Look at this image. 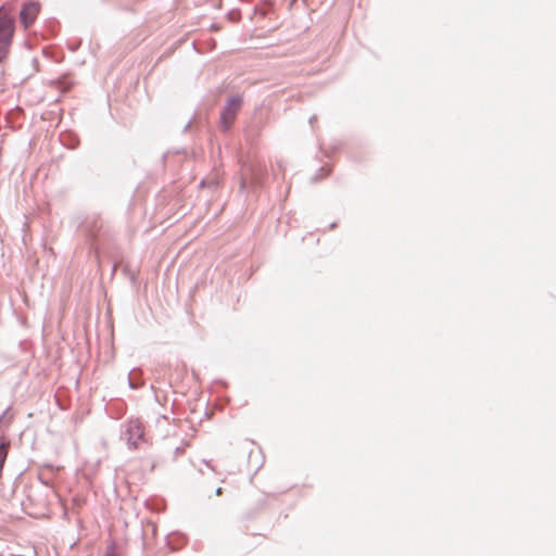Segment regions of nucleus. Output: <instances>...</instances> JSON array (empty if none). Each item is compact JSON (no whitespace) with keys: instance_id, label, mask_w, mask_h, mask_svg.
Returning <instances> with one entry per match:
<instances>
[{"instance_id":"nucleus-1","label":"nucleus","mask_w":556,"mask_h":556,"mask_svg":"<svg viewBox=\"0 0 556 556\" xmlns=\"http://www.w3.org/2000/svg\"><path fill=\"white\" fill-rule=\"evenodd\" d=\"M15 31L14 18L0 8V64L8 60Z\"/></svg>"},{"instance_id":"nucleus-6","label":"nucleus","mask_w":556,"mask_h":556,"mask_svg":"<svg viewBox=\"0 0 556 556\" xmlns=\"http://www.w3.org/2000/svg\"><path fill=\"white\" fill-rule=\"evenodd\" d=\"M104 556H119L115 549V545L111 544L108 546L105 555Z\"/></svg>"},{"instance_id":"nucleus-4","label":"nucleus","mask_w":556,"mask_h":556,"mask_svg":"<svg viewBox=\"0 0 556 556\" xmlns=\"http://www.w3.org/2000/svg\"><path fill=\"white\" fill-rule=\"evenodd\" d=\"M242 99L239 96L231 97L220 112V128L228 131L232 126L241 106Z\"/></svg>"},{"instance_id":"nucleus-11","label":"nucleus","mask_w":556,"mask_h":556,"mask_svg":"<svg viewBox=\"0 0 556 556\" xmlns=\"http://www.w3.org/2000/svg\"><path fill=\"white\" fill-rule=\"evenodd\" d=\"M89 232L91 236H96V233L93 232V229H89Z\"/></svg>"},{"instance_id":"nucleus-10","label":"nucleus","mask_w":556,"mask_h":556,"mask_svg":"<svg viewBox=\"0 0 556 556\" xmlns=\"http://www.w3.org/2000/svg\"><path fill=\"white\" fill-rule=\"evenodd\" d=\"M315 119H316V116H312L309 119V123L313 124V122H315Z\"/></svg>"},{"instance_id":"nucleus-8","label":"nucleus","mask_w":556,"mask_h":556,"mask_svg":"<svg viewBox=\"0 0 556 556\" xmlns=\"http://www.w3.org/2000/svg\"><path fill=\"white\" fill-rule=\"evenodd\" d=\"M223 493V489L222 488H217L216 491H215V494L216 495H222Z\"/></svg>"},{"instance_id":"nucleus-5","label":"nucleus","mask_w":556,"mask_h":556,"mask_svg":"<svg viewBox=\"0 0 556 556\" xmlns=\"http://www.w3.org/2000/svg\"><path fill=\"white\" fill-rule=\"evenodd\" d=\"M39 13V4L36 2H27L23 5L20 12L21 23L25 28H28L35 21Z\"/></svg>"},{"instance_id":"nucleus-7","label":"nucleus","mask_w":556,"mask_h":556,"mask_svg":"<svg viewBox=\"0 0 556 556\" xmlns=\"http://www.w3.org/2000/svg\"><path fill=\"white\" fill-rule=\"evenodd\" d=\"M202 462H203V464H205V466H206V467H208L210 469L214 470V468H213V466L210 464V462H207V460H205V459H203Z\"/></svg>"},{"instance_id":"nucleus-12","label":"nucleus","mask_w":556,"mask_h":556,"mask_svg":"<svg viewBox=\"0 0 556 556\" xmlns=\"http://www.w3.org/2000/svg\"><path fill=\"white\" fill-rule=\"evenodd\" d=\"M334 227H336V224H334V223L330 225V228H331V229H333Z\"/></svg>"},{"instance_id":"nucleus-2","label":"nucleus","mask_w":556,"mask_h":556,"mask_svg":"<svg viewBox=\"0 0 556 556\" xmlns=\"http://www.w3.org/2000/svg\"><path fill=\"white\" fill-rule=\"evenodd\" d=\"M266 168L262 163L244 164L240 178V191L255 190L262 186Z\"/></svg>"},{"instance_id":"nucleus-9","label":"nucleus","mask_w":556,"mask_h":556,"mask_svg":"<svg viewBox=\"0 0 556 556\" xmlns=\"http://www.w3.org/2000/svg\"><path fill=\"white\" fill-rule=\"evenodd\" d=\"M129 386H130L131 389H137L138 388L131 380H129Z\"/></svg>"},{"instance_id":"nucleus-3","label":"nucleus","mask_w":556,"mask_h":556,"mask_svg":"<svg viewBox=\"0 0 556 556\" xmlns=\"http://www.w3.org/2000/svg\"><path fill=\"white\" fill-rule=\"evenodd\" d=\"M124 427L125 430L123 432V438L126 440L130 450H138L143 444H148V437L144 431V426L140 419H129Z\"/></svg>"}]
</instances>
